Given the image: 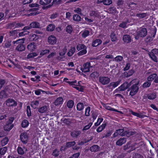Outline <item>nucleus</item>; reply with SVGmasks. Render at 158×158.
<instances>
[{
    "label": "nucleus",
    "mask_w": 158,
    "mask_h": 158,
    "mask_svg": "<svg viewBox=\"0 0 158 158\" xmlns=\"http://www.w3.org/2000/svg\"><path fill=\"white\" fill-rule=\"evenodd\" d=\"M131 82L128 83L127 82H124L120 87L115 90L116 93H120V91H124L127 89L131 85Z\"/></svg>",
    "instance_id": "nucleus-1"
},
{
    "label": "nucleus",
    "mask_w": 158,
    "mask_h": 158,
    "mask_svg": "<svg viewBox=\"0 0 158 158\" xmlns=\"http://www.w3.org/2000/svg\"><path fill=\"white\" fill-rule=\"evenodd\" d=\"M139 84V82L133 85L130 88H129L127 91L130 90V95L131 96H133L135 95L138 91L139 90V87L138 85Z\"/></svg>",
    "instance_id": "nucleus-2"
},
{
    "label": "nucleus",
    "mask_w": 158,
    "mask_h": 158,
    "mask_svg": "<svg viewBox=\"0 0 158 158\" xmlns=\"http://www.w3.org/2000/svg\"><path fill=\"white\" fill-rule=\"evenodd\" d=\"M98 81L102 84L105 85L109 83L110 81V79L108 77L100 76L99 77Z\"/></svg>",
    "instance_id": "nucleus-3"
},
{
    "label": "nucleus",
    "mask_w": 158,
    "mask_h": 158,
    "mask_svg": "<svg viewBox=\"0 0 158 158\" xmlns=\"http://www.w3.org/2000/svg\"><path fill=\"white\" fill-rule=\"evenodd\" d=\"M137 32V35L142 38L145 37L147 34V30L145 28H140Z\"/></svg>",
    "instance_id": "nucleus-4"
},
{
    "label": "nucleus",
    "mask_w": 158,
    "mask_h": 158,
    "mask_svg": "<svg viewBox=\"0 0 158 158\" xmlns=\"http://www.w3.org/2000/svg\"><path fill=\"white\" fill-rule=\"evenodd\" d=\"M20 139L23 144H26L28 140V135L27 134L26 132L22 133L20 135Z\"/></svg>",
    "instance_id": "nucleus-5"
},
{
    "label": "nucleus",
    "mask_w": 158,
    "mask_h": 158,
    "mask_svg": "<svg viewBox=\"0 0 158 158\" xmlns=\"http://www.w3.org/2000/svg\"><path fill=\"white\" fill-rule=\"evenodd\" d=\"M22 40L20 42V44L18 45L16 48V50L19 52L23 51L25 49V46L23 44L24 43L25 39L23 38Z\"/></svg>",
    "instance_id": "nucleus-6"
},
{
    "label": "nucleus",
    "mask_w": 158,
    "mask_h": 158,
    "mask_svg": "<svg viewBox=\"0 0 158 158\" xmlns=\"http://www.w3.org/2000/svg\"><path fill=\"white\" fill-rule=\"evenodd\" d=\"M6 105L8 106H15L17 105V102L12 98H9L5 102Z\"/></svg>",
    "instance_id": "nucleus-7"
},
{
    "label": "nucleus",
    "mask_w": 158,
    "mask_h": 158,
    "mask_svg": "<svg viewBox=\"0 0 158 158\" xmlns=\"http://www.w3.org/2000/svg\"><path fill=\"white\" fill-rule=\"evenodd\" d=\"M127 131H124L123 129H119L116 130L115 132L113 134V137H115L119 135L122 136H124L126 135Z\"/></svg>",
    "instance_id": "nucleus-8"
},
{
    "label": "nucleus",
    "mask_w": 158,
    "mask_h": 158,
    "mask_svg": "<svg viewBox=\"0 0 158 158\" xmlns=\"http://www.w3.org/2000/svg\"><path fill=\"white\" fill-rule=\"evenodd\" d=\"M81 132L80 131L74 130L70 133V135L73 138H77L81 134Z\"/></svg>",
    "instance_id": "nucleus-9"
},
{
    "label": "nucleus",
    "mask_w": 158,
    "mask_h": 158,
    "mask_svg": "<svg viewBox=\"0 0 158 158\" xmlns=\"http://www.w3.org/2000/svg\"><path fill=\"white\" fill-rule=\"evenodd\" d=\"M90 63L87 62L83 65V68L81 69V71L84 73L89 71V67L90 66Z\"/></svg>",
    "instance_id": "nucleus-10"
},
{
    "label": "nucleus",
    "mask_w": 158,
    "mask_h": 158,
    "mask_svg": "<svg viewBox=\"0 0 158 158\" xmlns=\"http://www.w3.org/2000/svg\"><path fill=\"white\" fill-rule=\"evenodd\" d=\"M13 124L7 122L6 125L3 127L5 131H10L13 127Z\"/></svg>",
    "instance_id": "nucleus-11"
},
{
    "label": "nucleus",
    "mask_w": 158,
    "mask_h": 158,
    "mask_svg": "<svg viewBox=\"0 0 158 158\" xmlns=\"http://www.w3.org/2000/svg\"><path fill=\"white\" fill-rule=\"evenodd\" d=\"M48 42L49 44H54L56 42V39L55 37L53 35L49 36L48 38Z\"/></svg>",
    "instance_id": "nucleus-12"
},
{
    "label": "nucleus",
    "mask_w": 158,
    "mask_h": 158,
    "mask_svg": "<svg viewBox=\"0 0 158 158\" xmlns=\"http://www.w3.org/2000/svg\"><path fill=\"white\" fill-rule=\"evenodd\" d=\"M38 112L41 114L46 113L48 110V106H45L38 108Z\"/></svg>",
    "instance_id": "nucleus-13"
},
{
    "label": "nucleus",
    "mask_w": 158,
    "mask_h": 158,
    "mask_svg": "<svg viewBox=\"0 0 158 158\" xmlns=\"http://www.w3.org/2000/svg\"><path fill=\"white\" fill-rule=\"evenodd\" d=\"M61 2V0H53L52 5H49L46 6H43L42 7V9L44 10L47 9L48 8L51 7L53 5V3L56 4H60Z\"/></svg>",
    "instance_id": "nucleus-14"
},
{
    "label": "nucleus",
    "mask_w": 158,
    "mask_h": 158,
    "mask_svg": "<svg viewBox=\"0 0 158 158\" xmlns=\"http://www.w3.org/2000/svg\"><path fill=\"white\" fill-rule=\"evenodd\" d=\"M123 41L126 43H130L131 41V36L128 35H123Z\"/></svg>",
    "instance_id": "nucleus-15"
},
{
    "label": "nucleus",
    "mask_w": 158,
    "mask_h": 158,
    "mask_svg": "<svg viewBox=\"0 0 158 158\" xmlns=\"http://www.w3.org/2000/svg\"><path fill=\"white\" fill-rule=\"evenodd\" d=\"M126 142V139L125 138H121L119 139L116 143V144L118 146H121Z\"/></svg>",
    "instance_id": "nucleus-16"
},
{
    "label": "nucleus",
    "mask_w": 158,
    "mask_h": 158,
    "mask_svg": "<svg viewBox=\"0 0 158 158\" xmlns=\"http://www.w3.org/2000/svg\"><path fill=\"white\" fill-rule=\"evenodd\" d=\"M27 48L30 51H34L36 48L35 43L34 42L30 43L27 46Z\"/></svg>",
    "instance_id": "nucleus-17"
},
{
    "label": "nucleus",
    "mask_w": 158,
    "mask_h": 158,
    "mask_svg": "<svg viewBox=\"0 0 158 158\" xmlns=\"http://www.w3.org/2000/svg\"><path fill=\"white\" fill-rule=\"evenodd\" d=\"M30 26L31 28H40L41 27L40 23L37 22H33L31 23Z\"/></svg>",
    "instance_id": "nucleus-18"
},
{
    "label": "nucleus",
    "mask_w": 158,
    "mask_h": 158,
    "mask_svg": "<svg viewBox=\"0 0 158 158\" xmlns=\"http://www.w3.org/2000/svg\"><path fill=\"white\" fill-rule=\"evenodd\" d=\"M148 54L150 58L153 61L156 62H158L157 57L155 54L150 52H148Z\"/></svg>",
    "instance_id": "nucleus-19"
},
{
    "label": "nucleus",
    "mask_w": 158,
    "mask_h": 158,
    "mask_svg": "<svg viewBox=\"0 0 158 158\" xmlns=\"http://www.w3.org/2000/svg\"><path fill=\"white\" fill-rule=\"evenodd\" d=\"M100 147L98 145H94L90 147V150L92 152H97L99 150Z\"/></svg>",
    "instance_id": "nucleus-20"
},
{
    "label": "nucleus",
    "mask_w": 158,
    "mask_h": 158,
    "mask_svg": "<svg viewBox=\"0 0 158 158\" xmlns=\"http://www.w3.org/2000/svg\"><path fill=\"white\" fill-rule=\"evenodd\" d=\"M102 43V40L100 39H96L93 41L92 46L93 47H96L100 44Z\"/></svg>",
    "instance_id": "nucleus-21"
},
{
    "label": "nucleus",
    "mask_w": 158,
    "mask_h": 158,
    "mask_svg": "<svg viewBox=\"0 0 158 158\" xmlns=\"http://www.w3.org/2000/svg\"><path fill=\"white\" fill-rule=\"evenodd\" d=\"M51 2V0H40L39 3L42 6H46L49 4Z\"/></svg>",
    "instance_id": "nucleus-22"
},
{
    "label": "nucleus",
    "mask_w": 158,
    "mask_h": 158,
    "mask_svg": "<svg viewBox=\"0 0 158 158\" xmlns=\"http://www.w3.org/2000/svg\"><path fill=\"white\" fill-rule=\"evenodd\" d=\"M63 99L61 97H59L55 101L54 103L56 106L59 105L62 103Z\"/></svg>",
    "instance_id": "nucleus-23"
},
{
    "label": "nucleus",
    "mask_w": 158,
    "mask_h": 158,
    "mask_svg": "<svg viewBox=\"0 0 158 158\" xmlns=\"http://www.w3.org/2000/svg\"><path fill=\"white\" fill-rule=\"evenodd\" d=\"M39 104V102L38 101L36 100L31 102V103L30 105L31 107L34 109H36L38 106Z\"/></svg>",
    "instance_id": "nucleus-24"
},
{
    "label": "nucleus",
    "mask_w": 158,
    "mask_h": 158,
    "mask_svg": "<svg viewBox=\"0 0 158 158\" xmlns=\"http://www.w3.org/2000/svg\"><path fill=\"white\" fill-rule=\"evenodd\" d=\"M7 94L6 93L5 89L0 92V99L7 98Z\"/></svg>",
    "instance_id": "nucleus-25"
},
{
    "label": "nucleus",
    "mask_w": 158,
    "mask_h": 158,
    "mask_svg": "<svg viewBox=\"0 0 158 158\" xmlns=\"http://www.w3.org/2000/svg\"><path fill=\"white\" fill-rule=\"evenodd\" d=\"M107 12L109 13L114 14L116 13L117 10L115 8L111 7L108 9Z\"/></svg>",
    "instance_id": "nucleus-26"
},
{
    "label": "nucleus",
    "mask_w": 158,
    "mask_h": 158,
    "mask_svg": "<svg viewBox=\"0 0 158 158\" xmlns=\"http://www.w3.org/2000/svg\"><path fill=\"white\" fill-rule=\"evenodd\" d=\"M55 27V26L54 24H50L47 26L46 30L48 31H52L54 30Z\"/></svg>",
    "instance_id": "nucleus-27"
},
{
    "label": "nucleus",
    "mask_w": 158,
    "mask_h": 158,
    "mask_svg": "<svg viewBox=\"0 0 158 158\" xmlns=\"http://www.w3.org/2000/svg\"><path fill=\"white\" fill-rule=\"evenodd\" d=\"M157 75L156 73H154L150 75L147 78V80L148 81H152L155 78V79Z\"/></svg>",
    "instance_id": "nucleus-28"
},
{
    "label": "nucleus",
    "mask_w": 158,
    "mask_h": 158,
    "mask_svg": "<svg viewBox=\"0 0 158 158\" xmlns=\"http://www.w3.org/2000/svg\"><path fill=\"white\" fill-rule=\"evenodd\" d=\"M104 107L107 110L117 112H119L120 113H122L121 111H118L117 110H116V109L113 108H111L110 106L109 105H108V104L105 105Z\"/></svg>",
    "instance_id": "nucleus-29"
},
{
    "label": "nucleus",
    "mask_w": 158,
    "mask_h": 158,
    "mask_svg": "<svg viewBox=\"0 0 158 158\" xmlns=\"http://www.w3.org/2000/svg\"><path fill=\"white\" fill-rule=\"evenodd\" d=\"M9 141V139L7 137H5L1 141V144L2 146H4L7 144Z\"/></svg>",
    "instance_id": "nucleus-30"
},
{
    "label": "nucleus",
    "mask_w": 158,
    "mask_h": 158,
    "mask_svg": "<svg viewBox=\"0 0 158 158\" xmlns=\"http://www.w3.org/2000/svg\"><path fill=\"white\" fill-rule=\"evenodd\" d=\"M75 144L76 143L75 141L67 142L65 145V147H66V148H70L72 146H74Z\"/></svg>",
    "instance_id": "nucleus-31"
},
{
    "label": "nucleus",
    "mask_w": 158,
    "mask_h": 158,
    "mask_svg": "<svg viewBox=\"0 0 158 158\" xmlns=\"http://www.w3.org/2000/svg\"><path fill=\"white\" fill-rule=\"evenodd\" d=\"M77 110L81 111L84 108V105L83 103L79 102L77 105Z\"/></svg>",
    "instance_id": "nucleus-32"
},
{
    "label": "nucleus",
    "mask_w": 158,
    "mask_h": 158,
    "mask_svg": "<svg viewBox=\"0 0 158 158\" xmlns=\"http://www.w3.org/2000/svg\"><path fill=\"white\" fill-rule=\"evenodd\" d=\"M106 126V123L103 124L102 125L99 126L97 129V131L98 132H99L102 131L104 129L105 127Z\"/></svg>",
    "instance_id": "nucleus-33"
},
{
    "label": "nucleus",
    "mask_w": 158,
    "mask_h": 158,
    "mask_svg": "<svg viewBox=\"0 0 158 158\" xmlns=\"http://www.w3.org/2000/svg\"><path fill=\"white\" fill-rule=\"evenodd\" d=\"M73 19L75 21H80L81 20V18L79 15L75 14L73 16Z\"/></svg>",
    "instance_id": "nucleus-34"
},
{
    "label": "nucleus",
    "mask_w": 158,
    "mask_h": 158,
    "mask_svg": "<svg viewBox=\"0 0 158 158\" xmlns=\"http://www.w3.org/2000/svg\"><path fill=\"white\" fill-rule=\"evenodd\" d=\"M75 49L74 48H72L67 53L69 56H71L75 52Z\"/></svg>",
    "instance_id": "nucleus-35"
},
{
    "label": "nucleus",
    "mask_w": 158,
    "mask_h": 158,
    "mask_svg": "<svg viewBox=\"0 0 158 158\" xmlns=\"http://www.w3.org/2000/svg\"><path fill=\"white\" fill-rule=\"evenodd\" d=\"M121 81V80L119 79L116 82H112L110 83V85H112L113 87L115 88L120 84Z\"/></svg>",
    "instance_id": "nucleus-36"
},
{
    "label": "nucleus",
    "mask_w": 158,
    "mask_h": 158,
    "mask_svg": "<svg viewBox=\"0 0 158 158\" xmlns=\"http://www.w3.org/2000/svg\"><path fill=\"white\" fill-rule=\"evenodd\" d=\"M83 48H86V47L83 44H78L77 47V49L78 51H79Z\"/></svg>",
    "instance_id": "nucleus-37"
},
{
    "label": "nucleus",
    "mask_w": 158,
    "mask_h": 158,
    "mask_svg": "<svg viewBox=\"0 0 158 158\" xmlns=\"http://www.w3.org/2000/svg\"><path fill=\"white\" fill-rule=\"evenodd\" d=\"M7 150V148L6 147L0 148V154L4 155Z\"/></svg>",
    "instance_id": "nucleus-38"
},
{
    "label": "nucleus",
    "mask_w": 158,
    "mask_h": 158,
    "mask_svg": "<svg viewBox=\"0 0 158 158\" xmlns=\"http://www.w3.org/2000/svg\"><path fill=\"white\" fill-rule=\"evenodd\" d=\"M59 151L57 149H56L53 151L52 155L54 156L55 157H57L59 155Z\"/></svg>",
    "instance_id": "nucleus-39"
},
{
    "label": "nucleus",
    "mask_w": 158,
    "mask_h": 158,
    "mask_svg": "<svg viewBox=\"0 0 158 158\" xmlns=\"http://www.w3.org/2000/svg\"><path fill=\"white\" fill-rule=\"evenodd\" d=\"M110 38L111 41L113 42H115L117 40L116 34L114 32H112L111 33Z\"/></svg>",
    "instance_id": "nucleus-40"
},
{
    "label": "nucleus",
    "mask_w": 158,
    "mask_h": 158,
    "mask_svg": "<svg viewBox=\"0 0 158 158\" xmlns=\"http://www.w3.org/2000/svg\"><path fill=\"white\" fill-rule=\"evenodd\" d=\"M147 15L146 13H137L136 14V16L140 18H143Z\"/></svg>",
    "instance_id": "nucleus-41"
},
{
    "label": "nucleus",
    "mask_w": 158,
    "mask_h": 158,
    "mask_svg": "<svg viewBox=\"0 0 158 158\" xmlns=\"http://www.w3.org/2000/svg\"><path fill=\"white\" fill-rule=\"evenodd\" d=\"M156 94L155 93H153L150 95H148V98L149 99L153 100L156 97Z\"/></svg>",
    "instance_id": "nucleus-42"
},
{
    "label": "nucleus",
    "mask_w": 158,
    "mask_h": 158,
    "mask_svg": "<svg viewBox=\"0 0 158 158\" xmlns=\"http://www.w3.org/2000/svg\"><path fill=\"white\" fill-rule=\"evenodd\" d=\"M89 15L91 16H95L96 17H98L99 15L97 11L94 10L91 11L89 14Z\"/></svg>",
    "instance_id": "nucleus-43"
},
{
    "label": "nucleus",
    "mask_w": 158,
    "mask_h": 158,
    "mask_svg": "<svg viewBox=\"0 0 158 158\" xmlns=\"http://www.w3.org/2000/svg\"><path fill=\"white\" fill-rule=\"evenodd\" d=\"M61 121H63L64 123L67 125H69L71 123V120L69 118H64V119H61Z\"/></svg>",
    "instance_id": "nucleus-44"
},
{
    "label": "nucleus",
    "mask_w": 158,
    "mask_h": 158,
    "mask_svg": "<svg viewBox=\"0 0 158 158\" xmlns=\"http://www.w3.org/2000/svg\"><path fill=\"white\" fill-rule=\"evenodd\" d=\"M128 22V20L127 19V20L126 22H123L119 25V26L122 28H124L126 27L127 23Z\"/></svg>",
    "instance_id": "nucleus-45"
},
{
    "label": "nucleus",
    "mask_w": 158,
    "mask_h": 158,
    "mask_svg": "<svg viewBox=\"0 0 158 158\" xmlns=\"http://www.w3.org/2000/svg\"><path fill=\"white\" fill-rule=\"evenodd\" d=\"M73 31L72 27L70 25H68L66 27V31L69 33L70 34Z\"/></svg>",
    "instance_id": "nucleus-46"
},
{
    "label": "nucleus",
    "mask_w": 158,
    "mask_h": 158,
    "mask_svg": "<svg viewBox=\"0 0 158 158\" xmlns=\"http://www.w3.org/2000/svg\"><path fill=\"white\" fill-rule=\"evenodd\" d=\"M29 124V122L26 120H24L22 123V126L23 127H27Z\"/></svg>",
    "instance_id": "nucleus-47"
},
{
    "label": "nucleus",
    "mask_w": 158,
    "mask_h": 158,
    "mask_svg": "<svg viewBox=\"0 0 158 158\" xmlns=\"http://www.w3.org/2000/svg\"><path fill=\"white\" fill-rule=\"evenodd\" d=\"M67 104L69 108H72L74 105V102L73 100H70L68 102Z\"/></svg>",
    "instance_id": "nucleus-48"
},
{
    "label": "nucleus",
    "mask_w": 158,
    "mask_h": 158,
    "mask_svg": "<svg viewBox=\"0 0 158 158\" xmlns=\"http://www.w3.org/2000/svg\"><path fill=\"white\" fill-rule=\"evenodd\" d=\"M123 59V57L121 56H116L114 59L113 60L116 61L117 62H120Z\"/></svg>",
    "instance_id": "nucleus-49"
},
{
    "label": "nucleus",
    "mask_w": 158,
    "mask_h": 158,
    "mask_svg": "<svg viewBox=\"0 0 158 158\" xmlns=\"http://www.w3.org/2000/svg\"><path fill=\"white\" fill-rule=\"evenodd\" d=\"M37 54L35 52L29 53L27 56L28 59L32 58L37 56Z\"/></svg>",
    "instance_id": "nucleus-50"
},
{
    "label": "nucleus",
    "mask_w": 158,
    "mask_h": 158,
    "mask_svg": "<svg viewBox=\"0 0 158 158\" xmlns=\"http://www.w3.org/2000/svg\"><path fill=\"white\" fill-rule=\"evenodd\" d=\"M136 132L135 131H127V132L126 133V135L127 136L129 137L132 135L135 134Z\"/></svg>",
    "instance_id": "nucleus-51"
},
{
    "label": "nucleus",
    "mask_w": 158,
    "mask_h": 158,
    "mask_svg": "<svg viewBox=\"0 0 158 158\" xmlns=\"http://www.w3.org/2000/svg\"><path fill=\"white\" fill-rule=\"evenodd\" d=\"M112 3L111 0H103V4L105 5H109Z\"/></svg>",
    "instance_id": "nucleus-52"
},
{
    "label": "nucleus",
    "mask_w": 158,
    "mask_h": 158,
    "mask_svg": "<svg viewBox=\"0 0 158 158\" xmlns=\"http://www.w3.org/2000/svg\"><path fill=\"white\" fill-rule=\"evenodd\" d=\"M89 32L88 30L85 31L82 33V36L83 38H85L89 35Z\"/></svg>",
    "instance_id": "nucleus-53"
},
{
    "label": "nucleus",
    "mask_w": 158,
    "mask_h": 158,
    "mask_svg": "<svg viewBox=\"0 0 158 158\" xmlns=\"http://www.w3.org/2000/svg\"><path fill=\"white\" fill-rule=\"evenodd\" d=\"M31 36L32 40L33 41H36L39 38V36L35 34H33Z\"/></svg>",
    "instance_id": "nucleus-54"
},
{
    "label": "nucleus",
    "mask_w": 158,
    "mask_h": 158,
    "mask_svg": "<svg viewBox=\"0 0 158 158\" xmlns=\"http://www.w3.org/2000/svg\"><path fill=\"white\" fill-rule=\"evenodd\" d=\"M29 32L27 31H23V32H20L19 34V36H23L25 35H28Z\"/></svg>",
    "instance_id": "nucleus-55"
},
{
    "label": "nucleus",
    "mask_w": 158,
    "mask_h": 158,
    "mask_svg": "<svg viewBox=\"0 0 158 158\" xmlns=\"http://www.w3.org/2000/svg\"><path fill=\"white\" fill-rule=\"evenodd\" d=\"M86 49V48H83L82 50L79 52L77 54L78 55L81 56L85 54L87 52Z\"/></svg>",
    "instance_id": "nucleus-56"
},
{
    "label": "nucleus",
    "mask_w": 158,
    "mask_h": 158,
    "mask_svg": "<svg viewBox=\"0 0 158 158\" xmlns=\"http://www.w3.org/2000/svg\"><path fill=\"white\" fill-rule=\"evenodd\" d=\"M18 153L20 155H22L24 153V152L21 147H19L17 148Z\"/></svg>",
    "instance_id": "nucleus-57"
},
{
    "label": "nucleus",
    "mask_w": 158,
    "mask_h": 158,
    "mask_svg": "<svg viewBox=\"0 0 158 158\" xmlns=\"http://www.w3.org/2000/svg\"><path fill=\"white\" fill-rule=\"evenodd\" d=\"M6 80L3 79H0V89L6 83Z\"/></svg>",
    "instance_id": "nucleus-58"
},
{
    "label": "nucleus",
    "mask_w": 158,
    "mask_h": 158,
    "mask_svg": "<svg viewBox=\"0 0 158 158\" xmlns=\"http://www.w3.org/2000/svg\"><path fill=\"white\" fill-rule=\"evenodd\" d=\"M156 28H154L153 29H152L151 31V32L152 33L151 34V37H154L155 36V35H156Z\"/></svg>",
    "instance_id": "nucleus-59"
},
{
    "label": "nucleus",
    "mask_w": 158,
    "mask_h": 158,
    "mask_svg": "<svg viewBox=\"0 0 158 158\" xmlns=\"http://www.w3.org/2000/svg\"><path fill=\"white\" fill-rule=\"evenodd\" d=\"M92 124V123H90L88 125L85 126L83 129V131L88 130L91 127Z\"/></svg>",
    "instance_id": "nucleus-60"
},
{
    "label": "nucleus",
    "mask_w": 158,
    "mask_h": 158,
    "mask_svg": "<svg viewBox=\"0 0 158 158\" xmlns=\"http://www.w3.org/2000/svg\"><path fill=\"white\" fill-rule=\"evenodd\" d=\"M27 115L28 116H30L31 115V111L30 106H28L27 107Z\"/></svg>",
    "instance_id": "nucleus-61"
},
{
    "label": "nucleus",
    "mask_w": 158,
    "mask_h": 158,
    "mask_svg": "<svg viewBox=\"0 0 158 158\" xmlns=\"http://www.w3.org/2000/svg\"><path fill=\"white\" fill-rule=\"evenodd\" d=\"M98 74L99 73L97 71H95L91 74L90 76L91 77L94 78L95 77L98 76Z\"/></svg>",
    "instance_id": "nucleus-62"
},
{
    "label": "nucleus",
    "mask_w": 158,
    "mask_h": 158,
    "mask_svg": "<svg viewBox=\"0 0 158 158\" xmlns=\"http://www.w3.org/2000/svg\"><path fill=\"white\" fill-rule=\"evenodd\" d=\"M133 158H143L142 156L138 153H135L133 155Z\"/></svg>",
    "instance_id": "nucleus-63"
},
{
    "label": "nucleus",
    "mask_w": 158,
    "mask_h": 158,
    "mask_svg": "<svg viewBox=\"0 0 158 158\" xmlns=\"http://www.w3.org/2000/svg\"><path fill=\"white\" fill-rule=\"evenodd\" d=\"M80 155V153L79 152H78L73 154L71 156L69 157V158H78Z\"/></svg>",
    "instance_id": "nucleus-64"
}]
</instances>
